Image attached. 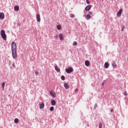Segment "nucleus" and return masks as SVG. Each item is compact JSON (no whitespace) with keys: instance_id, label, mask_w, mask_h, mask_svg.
<instances>
[{"instance_id":"nucleus-26","label":"nucleus","mask_w":128,"mask_h":128,"mask_svg":"<svg viewBox=\"0 0 128 128\" xmlns=\"http://www.w3.org/2000/svg\"><path fill=\"white\" fill-rule=\"evenodd\" d=\"M40 73L38 72H35V74H36V76H38V74H39Z\"/></svg>"},{"instance_id":"nucleus-29","label":"nucleus","mask_w":128,"mask_h":128,"mask_svg":"<svg viewBox=\"0 0 128 128\" xmlns=\"http://www.w3.org/2000/svg\"><path fill=\"white\" fill-rule=\"evenodd\" d=\"M78 88H76V90H75V92L76 94H78Z\"/></svg>"},{"instance_id":"nucleus-22","label":"nucleus","mask_w":128,"mask_h":128,"mask_svg":"<svg viewBox=\"0 0 128 128\" xmlns=\"http://www.w3.org/2000/svg\"><path fill=\"white\" fill-rule=\"evenodd\" d=\"M72 46H78V42L74 41V42H73Z\"/></svg>"},{"instance_id":"nucleus-28","label":"nucleus","mask_w":128,"mask_h":128,"mask_svg":"<svg viewBox=\"0 0 128 128\" xmlns=\"http://www.w3.org/2000/svg\"><path fill=\"white\" fill-rule=\"evenodd\" d=\"M126 27L123 26L122 28V32H124V28H125Z\"/></svg>"},{"instance_id":"nucleus-23","label":"nucleus","mask_w":128,"mask_h":128,"mask_svg":"<svg viewBox=\"0 0 128 128\" xmlns=\"http://www.w3.org/2000/svg\"><path fill=\"white\" fill-rule=\"evenodd\" d=\"M14 122L15 124H18V119L15 118L14 120Z\"/></svg>"},{"instance_id":"nucleus-7","label":"nucleus","mask_w":128,"mask_h":128,"mask_svg":"<svg viewBox=\"0 0 128 128\" xmlns=\"http://www.w3.org/2000/svg\"><path fill=\"white\" fill-rule=\"evenodd\" d=\"M50 94L52 98H56V93L54 92V90H52L50 92Z\"/></svg>"},{"instance_id":"nucleus-5","label":"nucleus","mask_w":128,"mask_h":128,"mask_svg":"<svg viewBox=\"0 0 128 128\" xmlns=\"http://www.w3.org/2000/svg\"><path fill=\"white\" fill-rule=\"evenodd\" d=\"M92 14V13L90 12H89L88 14H87L86 16V20H90V18H91V16L90 15Z\"/></svg>"},{"instance_id":"nucleus-16","label":"nucleus","mask_w":128,"mask_h":128,"mask_svg":"<svg viewBox=\"0 0 128 128\" xmlns=\"http://www.w3.org/2000/svg\"><path fill=\"white\" fill-rule=\"evenodd\" d=\"M39 108H40V110L44 108V103L40 104Z\"/></svg>"},{"instance_id":"nucleus-6","label":"nucleus","mask_w":128,"mask_h":128,"mask_svg":"<svg viewBox=\"0 0 128 128\" xmlns=\"http://www.w3.org/2000/svg\"><path fill=\"white\" fill-rule=\"evenodd\" d=\"M122 9H120L119 11L117 12L116 16L118 18H120V16H122Z\"/></svg>"},{"instance_id":"nucleus-10","label":"nucleus","mask_w":128,"mask_h":128,"mask_svg":"<svg viewBox=\"0 0 128 128\" xmlns=\"http://www.w3.org/2000/svg\"><path fill=\"white\" fill-rule=\"evenodd\" d=\"M0 20H4V12L0 13Z\"/></svg>"},{"instance_id":"nucleus-11","label":"nucleus","mask_w":128,"mask_h":128,"mask_svg":"<svg viewBox=\"0 0 128 128\" xmlns=\"http://www.w3.org/2000/svg\"><path fill=\"white\" fill-rule=\"evenodd\" d=\"M59 38H60V40H64V34H59Z\"/></svg>"},{"instance_id":"nucleus-31","label":"nucleus","mask_w":128,"mask_h":128,"mask_svg":"<svg viewBox=\"0 0 128 128\" xmlns=\"http://www.w3.org/2000/svg\"><path fill=\"white\" fill-rule=\"evenodd\" d=\"M54 38H58V34H56Z\"/></svg>"},{"instance_id":"nucleus-13","label":"nucleus","mask_w":128,"mask_h":128,"mask_svg":"<svg viewBox=\"0 0 128 128\" xmlns=\"http://www.w3.org/2000/svg\"><path fill=\"white\" fill-rule=\"evenodd\" d=\"M14 10H15V12H18V10H20V6H15L14 7Z\"/></svg>"},{"instance_id":"nucleus-15","label":"nucleus","mask_w":128,"mask_h":128,"mask_svg":"<svg viewBox=\"0 0 128 128\" xmlns=\"http://www.w3.org/2000/svg\"><path fill=\"white\" fill-rule=\"evenodd\" d=\"M55 70L58 72H60V68L58 67V65H56L55 66Z\"/></svg>"},{"instance_id":"nucleus-3","label":"nucleus","mask_w":128,"mask_h":128,"mask_svg":"<svg viewBox=\"0 0 128 128\" xmlns=\"http://www.w3.org/2000/svg\"><path fill=\"white\" fill-rule=\"evenodd\" d=\"M65 72H66L67 74H70L74 72V68L72 67H68V68L65 70Z\"/></svg>"},{"instance_id":"nucleus-18","label":"nucleus","mask_w":128,"mask_h":128,"mask_svg":"<svg viewBox=\"0 0 128 128\" xmlns=\"http://www.w3.org/2000/svg\"><path fill=\"white\" fill-rule=\"evenodd\" d=\"M51 104H52V106H56V100H52L51 101Z\"/></svg>"},{"instance_id":"nucleus-24","label":"nucleus","mask_w":128,"mask_h":128,"mask_svg":"<svg viewBox=\"0 0 128 128\" xmlns=\"http://www.w3.org/2000/svg\"><path fill=\"white\" fill-rule=\"evenodd\" d=\"M2 88H4V86H6V83H5L4 82H3L2 83Z\"/></svg>"},{"instance_id":"nucleus-17","label":"nucleus","mask_w":128,"mask_h":128,"mask_svg":"<svg viewBox=\"0 0 128 128\" xmlns=\"http://www.w3.org/2000/svg\"><path fill=\"white\" fill-rule=\"evenodd\" d=\"M85 66H90V62L88 60L85 61Z\"/></svg>"},{"instance_id":"nucleus-4","label":"nucleus","mask_w":128,"mask_h":128,"mask_svg":"<svg viewBox=\"0 0 128 128\" xmlns=\"http://www.w3.org/2000/svg\"><path fill=\"white\" fill-rule=\"evenodd\" d=\"M36 18L38 22H40V14H36Z\"/></svg>"},{"instance_id":"nucleus-2","label":"nucleus","mask_w":128,"mask_h":128,"mask_svg":"<svg viewBox=\"0 0 128 128\" xmlns=\"http://www.w3.org/2000/svg\"><path fill=\"white\" fill-rule=\"evenodd\" d=\"M0 34L2 38L4 40H6V32H4V30H1Z\"/></svg>"},{"instance_id":"nucleus-21","label":"nucleus","mask_w":128,"mask_h":128,"mask_svg":"<svg viewBox=\"0 0 128 128\" xmlns=\"http://www.w3.org/2000/svg\"><path fill=\"white\" fill-rule=\"evenodd\" d=\"M54 106H51L50 108V112H54Z\"/></svg>"},{"instance_id":"nucleus-20","label":"nucleus","mask_w":128,"mask_h":128,"mask_svg":"<svg viewBox=\"0 0 128 128\" xmlns=\"http://www.w3.org/2000/svg\"><path fill=\"white\" fill-rule=\"evenodd\" d=\"M61 80H66V76H64V75H62L61 76Z\"/></svg>"},{"instance_id":"nucleus-37","label":"nucleus","mask_w":128,"mask_h":128,"mask_svg":"<svg viewBox=\"0 0 128 128\" xmlns=\"http://www.w3.org/2000/svg\"><path fill=\"white\" fill-rule=\"evenodd\" d=\"M102 2H104V0H102Z\"/></svg>"},{"instance_id":"nucleus-14","label":"nucleus","mask_w":128,"mask_h":128,"mask_svg":"<svg viewBox=\"0 0 128 128\" xmlns=\"http://www.w3.org/2000/svg\"><path fill=\"white\" fill-rule=\"evenodd\" d=\"M108 66H110V64H108V62H106L104 63V68H108Z\"/></svg>"},{"instance_id":"nucleus-25","label":"nucleus","mask_w":128,"mask_h":128,"mask_svg":"<svg viewBox=\"0 0 128 128\" xmlns=\"http://www.w3.org/2000/svg\"><path fill=\"white\" fill-rule=\"evenodd\" d=\"M102 128V123H100L99 124V128Z\"/></svg>"},{"instance_id":"nucleus-32","label":"nucleus","mask_w":128,"mask_h":128,"mask_svg":"<svg viewBox=\"0 0 128 128\" xmlns=\"http://www.w3.org/2000/svg\"><path fill=\"white\" fill-rule=\"evenodd\" d=\"M74 14H72V15H71V18H74Z\"/></svg>"},{"instance_id":"nucleus-30","label":"nucleus","mask_w":128,"mask_h":128,"mask_svg":"<svg viewBox=\"0 0 128 128\" xmlns=\"http://www.w3.org/2000/svg\"><path fill=\"white\" fill-rule=\"evenodd\" d=\"M86 2L88 4H90V0H86Z\"/></svg>"},{"instance_id":"nucleus-12","label":"nucleus","mask_w":128,"mask_h":128,"mask_svg":"<svg viewBox=\"0 0 128 128\" xmlns=\"http://www.w3.org/2000/svg\"><path fill=\"white\" fill-rule=\"evenodd\" d=\"M112 65L114 68H116V62L112 61Z\"/></svg>"},{"instance_id":"nucleus-27","label":"nucleus","mask_w":128,"mask_h":128,"mask_svg":"<svg viewBox=\"0 0 128 128\" xmlns=\"http://www.w3.org/2000/svg\"><path fill=\"white\" fill-rule=\"evenodd\" d=\"M98 106V104H96L94 106V108L96 110V107Z\"/></svg>"},{"instance_id":"nucleus-9","label":"nucleus","mask_w":128,"mask_h":128,"mask_svg":"<svg viewBox=\"0 0 128 128\" xmlns=\"http://www.w3.org/2000/svg\"><path fill=\"white\" fill-rule=\"evenodd\" d=\"M64 86L66 90H68L70 88V85L68 83H64Z\"/></svg>"},{"instance_id":"nucleus-1","label":"nucleus","mask_w":128,"mask_h":128,"mask_svg":"<svg viewBox=\"0 0 128 128\" xmlns=\"http://www.w3.org/2000/svg\"><path fill=\"white\" fill-rule=\"evenodd\" d=\"M12 56L13 58H18V54H16V42H12Z\"/></svg>"},{"instance_id":"nucleus-19","label":"nucleus","mask_w":128,"mask_h":128,"mask_svg":"<svg viewBox=\"0 0 128 128\" xmlns=\"http://www.w3.org/2000/svg\"><path fill=\"white\" fill-rule=\"evenodd\" d=\"M57 30H60L62 28V26L60 24H58L56 26Z\"/></svg>"},{"instance_id":"nucleus-35","label":"nucleus","mask_w":128,"mask_h":128,"mask_svg":"<svg viewBox=\"0 0 128 128\" xmlns=\"http://www.w3.org/2000/svg\"><path fill=\"white\" fill-rule=\"evenodd\" d=\"M110 112H114V109H111Z\"/></svg>"},{"instance_id":"nucleus-8","label":"nucleus","mask_w":128,"mask_h":128,"mask_svg":"<svg viewBox=\"0 0 128 128\" xmlns=\"http://www.w3.org/2000/svg\"><path fill=\"white\" fill-rule=\"evenodd\" d=\"M90 8H92V5H88L85 8V10H87L88 12V10H90Z\"/></svg>"},{"instance_id":"nucleus-33","label":"nucleus","mask_w":128,"mask_h":128,"mask_svg":"<svg viewBox=\"0 0 128 128\" xmlns=\"http://www.w3.org/2000/svg\"><path fill=\"white\" fill-rule=\"evenodd\" d=\"M124 96H128V92H124Z\"/></svg>"},{"instance_id":"nucleus-36","label":"nucleus","mask_w":128,"mask_h":128,"mask_svg":"<svg viewBox=\"0 0 128 128\" xmlns=\"http://www.w3.org/2000/svg\"><path fill=\"white\" fill-rule=\"evenodd\" d=\"M104 82H102V86H104Z\"/></svg>"},{"instance_id":"nucleus-34","label":"nucleus","mask_w":128,"mask_h":128,"mask_svg":"<svg viewBox=\"0 0 128 128\" xmlns=\"http://www.w3.org/2000/svg\"><path fill=\"white\" fill-rule=\"evenodd\" d=\"M12 66L14 67L16 65L14 64V62H13L12 64Z\"/></svg>"}]
</instances>
